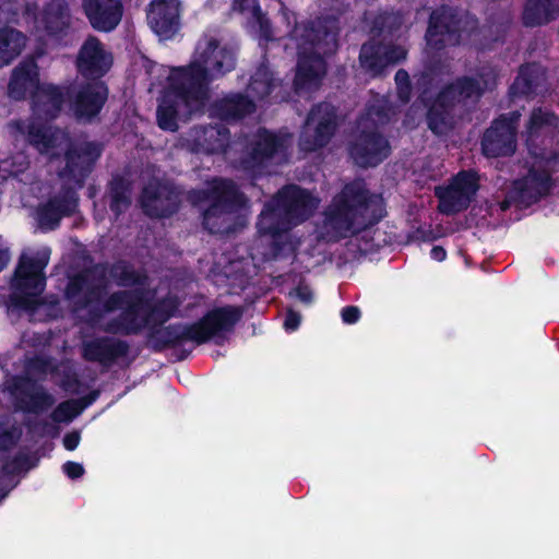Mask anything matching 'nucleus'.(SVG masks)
Returning a JSON list of instances; mask_svg holds the SVG:
<instances>
[{"mask_svg":"<svg viewBox=\"0 0 559 559\" xmlns=\"http://www.w3.org/2000/svg\"><path fill=\"white\" fill-rule=\"evenodd\" d=\"M103 151V144L96 141L68 145L64 152L66 165L59 171V177L72 181L73 185L62 182L60 189L46 200L52 203L64 216L72 217L78 213L80 206L79 191L84 188L86 179L94 170Z\"/></svg>","mask_w":559,"mask_h":559,"instance_id":"7ed1b4c3","label":"nucleus"},{"mask_svg":"<svg viewBox=\"0 0 559 559\" xmlns=\"http://www.w3.org/2000/svg\"><path fill=\"white\" fill-rule=\"evenodd\" d=\"M66 102L68 86L44 84L32 95V110L38 119L51 121L60 116Z\"/></svg>","mask_w":559,"mask_h":559,"instance_id":"393cba45","label":"nucleus"},{"mask_svg":"<svg viewBox=\"0 0 559 559\" xmlns=\"http://www.w3.org/2000/svg\"><path fill=\"white\" fill-rule=\"evenodd\" d=\"M43 32L50 39L61 43L68 37L72 26V14L67 0H49L44 3L37 16Z\"/></svg>","mask_w":559,"mask_h":559,"instance_id":"6ab92c4d","label":"nucleus"},{"mask_svg":"<svg viewBox=\"0 0 559 559\" xmlns=\"http://www.w3.org/2000/svg\"><path fill=\"white\" fill-rule=\"evenodd\" d=\"M337 129V117L328 104L314 105L307 115L299 135V147L306 153L316 152L329 144Z\"/></svg>","mask_w":559,"mask_h":559,"instance_id":"1a4fd4ad","label":"nucleus"},{"mask_svg":"<svg viewBox=\"0 0 559 559\" xmlns=\"http://www.w3.org/2000/svg\"><path fill=\"white\" fill-rule=\"evenodd\" d=\"M235 212H226L223 209L209 213L206 207L202 213V225L212 235H230L235 231Z\"/></svg>","mask_w":559,"mask_h":559,"instance_id":"37998d69","label":"nucleus"},{"mask_svg":"<svg viewBox=\"0 0 559 559\" xmlns=\"http://www.w3.org/2000/svg\"><path fill=\"white\" fill-rule=\"evenodd\" d=\"M397 96L403 103H408L412 95L409 74L406 70L400 69L394 76Z\"/></svg>","mask_w":559,"mask_h":559,"instance_id":"8fccbe9b","label":"nucleus"},{"mask_svg":"<svg viewBox=\"0 0 559 559\" xmlns=\"http://www.w3.org/2000/svg\"><path fill=\"white\" fill-rule=\"evenodd\" d=\"M389 141L377 130H362L352 143V159L359 167H376L389 157Z\"/></svg>","mask_w":559,"mask_h":559,"instance_id":"a211bd4d","label":"nucleus"},{"mask_svg":"<svg viewBox=\"0 0 559 559\" xmlns=\"http://www.w3.org/2000/svg\"><path fill=\"white\" fill-rule=\"evenodd\" d=\"M81 381L78 376L73 374L71 377H67L63 381V389L71 393H79V388L81 386Z\"/></svg>","mask_w":559,"mask_h":559,"instance_id":"052dcab7","label":"nucleus"},{"mask_svg":"<svg viewBox=\"0 0 559 559\" xmlns=\"http://www.w3.org/2000/svg\"><path fill=\"white\" fill-rule=\"evenodd\" d=\"M213 200L209 204V213L212 214L218 209L226 212L238 213L247 204L245 193L239 189L237 183L229 178L215 177L213 178Z\"/></svg>","mask_w":559,"mask_h":559,"instance_id":"c756f323","label":"nucleus"},{"mask_svg":"<svg viewBox=\"0 0 559 559\" xmlns=\"http://www.w3.org/2000/svg\"><path fill=\"white\" fill-rule=\"evenodd\" d=\"M25 462H26V457L16 456L13 460L8 461L2 465V473L4 475H15L23 469Z\"/></svg>","mask_w":559,"mask_h":559,"instance_id":"5fc2aeb1","label":"nucleus"},{"mask_svg":"<svg viewBox=\"0 0 559 559\" xmlns=\"http://www.w3.org/2000/svg\"><path fill=\"white\" fill-rule=\"evenodd\" d=\"M32 382L28 378L15 377L9 386V391L14 400V406L17 411L25 414H41L48 411L55 404L52 394L39 386L31 391Z\"/></svg>","mask_w":559,"mask_h":559,"instance_id":"4be33fe9","label":"nucleus"},{"mask_svg":"<svg viewBox=\"0 0 559 559\" xmlns=\"http://www.w3.org/2000/svg\"><path fill=\"white\" fill-rule=\"evenodd\" d=\"M430 255L433 260L441 262L445 259L447 252L442 247L435 246L430 251Z\"/></svg>","mask_w":559,"mask_h":559,"instance_id":"680f3d73","label":"nucleus"},{"mask_svg":"<svg viewBox=\"0 0 559 559\" xmlns=\"http://www.w3.org/2000/svg\"><path fill=\"white\" fill-rule=\"evenodd\" d=\"M112 66V57L104 49L103 43L90 35L80 47L75 68L84 80H103Z\"/></svg>","mask_w":559,"mask_h":559,"instance_id":"dca6fc26","label":"nucleus"},{"mask_svg":"<svg viewBox=\"0 0 559 559\" xmlns=\"http://www.w3.org/2000/svg\"><path fill=\"white\" fill-rule=\"evenodd\" d=\"M40 86L38 66L35 60H24L11 73L8 83V96L13 100H24L29 88Z\"/></svg>","mask_w":559,"mask_h":559,"instance_id":"2f4dec72","label":"nucleus"},{"mask_svg":"<svg viewBox=\"0 0 559 559\" xmlns=\"http://www.w3.org/2000/svg\"><path fill=\"white\" fill-rule=\"evenodd\" d=\"M180 299L176 295L153 300L141 289H122L111 293L103 302V312L121 310L109 320L104 330L109 334L136 335L144 329L164 325L179 314Z\"/></svg>","mask_w":559,"mask_h":559,"instance_id":"f03ea898","label":"nucleus"},{"mask_svg":"<svg viewBox=\"0 0 559 559\" xmlns=\"http://www.w3.org/2000/svg\"><path fill=\"white\" fill-rule=\"evenodd\" d=\"M550 186L551 179L547 171L532 169L525 177L514 181L511 198L518 201V206L526 207L546 195Z\"/></svg>","mask_w":559,"mask_h":559,"instance_id":"bb28decb","label":"nucleus"},{"mask_svg":"<svg viewBox=\"0 0 559 559\" xmlns=\"http://www.w3.org/2000/svg\"><path fill=\"white\" fill-rule=\"evenodd\" d=\"M241 306H222L206 311L202 318L192 322L195 344L202 345L213 338L222 337L223 333L231 332L243 316Z\"/></svg>","mask_w":559,"mask_h":559,"instance_id":"f8f14e48","label":"nucleus"},{"mask_svg":"<svg viewBox=\"0 0 559 559\" xmlns=\"http://www.w3.org/2000/svg\"><path fill=\"white\" fill-rule=\"evenodd\" d=\"M287 151V135L277 134L264 127H260L249 144L248 153L242 157L241 164L246 169L261 168L277 155Z\"/></svg>","mask_w":559,"mask_h":559,"instance_id":"2eb2a0df","label":"nucleus"},{"mask_svg":"<svg viewBox=\"0 0 559 559\" xmlns=\"http://www.w3.org/2000/svg\"><path fill=\"white\" fill-rule=\"evenodd\" d=\"M62 472L70 478V479H78L81 478L85 469L81 463L74 462V461H67L62 465Z\"/></svg>","mask_w":559,"mask_h":559,"instance_id":"603ef678","label":"nucleus"},{"mask_svg":"<svg viewBox=\"0 0 559 559\" xmlns=\"http://www.w3.org/2000/svg\"><path fill=\"white\" fill-rule=\"evenodd\" d=\"M382 194L370 191L364 180L352 181V247L385 216Z\"/></svg>","mask_w":559,"mask_h":559,"instance_id":"0eeeda50","label":"nucleus"},{"mask_svg":"<svg viewBox=\"0 0 559 559\" xmlns=\"http://www.w3.org/2000/svg\"><path fill=\"white\" fill-rule=\"evenodd\" d=\"M477 76H478V80L468 78V76H463V78H460L459 80H471V81L475 82L479 86V90H480L479 97H480L486 90H491L492 87L496 86L498 75H497L496 70L492 67L485 66V67L480 68V70L477 73Z\"/></svg>","mask_w":559,"mask_h":559,"instance_id":"09e8293b","label":"nucleus"},{"mask_svg":"<svg viewBox=\"0 0 559 559\" xmlns=\"http://www.w3.org/2000/svg\"><path fill=\"white\" fill-rule=\"evenodd\" d=\"M559 118L551 111L535 108L526 123V141L534 143L540 135L550 134L557 130Z\"/></svg>","mask_w":559,"mask_h":559,"instance_id":"a19ab883","label":"nucleus"},{"mask_svg":"<svg viewBox=\"0 0 559 559\" xmlns=\"http://www.w3.org/2000/svg\"><path fill=\"white\" fill-rule=\"evenodd\" d=\"M50 250L43 249L35 257L22 254L14 271L11 300L22 310L34 312L45 304L41 293L46 288L45 269L49 263Z\"/></svg>","mask_w":559,"mask_h":559,"instance_id":"20e7f679","label":"nucleus"},{"mask_svg":"<svg viewBox=\"0 0 559 559\" xmlns=\"http://www.w3.org/2000/svg\"><path fill=\"white\" fill-rule=\"evenodd\" d=\"M512 203H515L518 204V201L516 200H513L511 198V191L509 192L508 197L500 203V209L501 211H506L508 210Z\"/></svg>","mask_w":559,"mask_h":559,"instance_id":"69168bd1","label":"nucleus"},{"mask_svg":"<svg viewBox=\"0 0 559 559\" xmlns=\"http://www.w3.org/2000/svg\"><path fill=\"white\" fill-rule=\"evenodd\" d=\"M21 436L22 430L16 425H10L8 417H0V452L15 447Z\"/></svg>","mask_w":559,"mask_h":559,"instance_id":"49530a36","label":"nucleus"},{"mask_svg":"<svg viewBox=\"0 0 559 559\" xmlns=\"http://www.w3.org/2000/svg\"><path fill=\"white\" fill-rule=\"evenodd\" d=\"M296 295L305 304H311L313 300L312 290L307 285H298L296 287Z\"/></svg>","mask_w":559,"mask_h":559,"instance_id":"bf43d9fd","label":"nucleus"},{"mask_svg":"<svg viewBox=\"0 0 559 559\" xmlns=\"http://www.w3.org/2000/svg\"><path fill=\"white\" fill-rule=\"evenodd\" d=\"M81 415L73 399L63 401L52 411L50 417L56 423H69Z\"/></svg>","mask_w":559,"mask_h":559,"instance_id":"de8ad7c7","label":"nucleus"},{"mask_svg":"<svg viewBox=\"0 0 559 559\" xmlns=\"http://www.w3.org/2000/svg\"><path fill=\"white\" fill-rule=\"evenodd\" d=\"M479 91V86L471 80H456L445 86L430 105L426 103V93H423L419 98L428 107L427 124L431 132L436 135L448 134L454 127L453 108L468 100L476 102Z\"/></svg>","mask_w":559,"mask_h":559,"instance_id":"39448f33","label":"nucleus"},{"mask_svg":"<svg viewBox=\"0 0 559 559\" xmlns=\"http://www.w3.org/2000/svg\"><path fill=\"white\" fill-rule=\"evenodd\" d=\"M107 192L110 199L109 209L119 218L131 206L132 185L123 176L116 175L108 182Z\"/></svg>","mask_w":559,"mask_h":559,"instance_id":"4c0bfd02","label":"nucleus"},{"mask_svg":"<svg viewBox=\"0 0 559 559\" xmlns=\"http://www.w3.org/2000/svg\"><path fill=\"white\" fill-rule=\"evenodd\" d=\"M147 342L155 353L177 348L185 342L195 343L192 323H171L148 330Z\"/></svg>","mask_w":559,"mask_h":559,"instance_id":"cd10ccee","label":"nucleus"},{"mask_svg":"<svg viewBox=\"0 0 559 559\" xmlns=\"http://www.w3.org/2000/svg\"><path fill=\"white\" fill-rule=\"evenodd\" d=\"M25 134L27 143L40 154H46L57 146V131L47 124L31 122Z\"/></svg>","mask_w":559,"mask_h":559,"instance_id":"79ce46f5","label":"nucleus"},{"mask_svg":"<svg viewBox=\"0 0 559 559\" xmlns=\"http://www.w3.org/2000/svg\"><path fill=\"white\" fill-rule=\"evenodd\" d=\"M341 317H342V320L344 323L349 324V317H350L349 305L342 308Z\"/></svg>","mask_w":559,"mask_h":559,"instance_id":"338daca9","label":"nucleus"},{"mask_svg":"<svg viewBox=\"0 0 559 559\" xmlns=\"http://www.w3.org/2000/svg\"><path fill=\"white\" fill-rule=\"evenodd\" d=\"M139 202L147 217L169 218L179 211L181 199L174 186L156 181L142 189Z\"/></svg>","mask_w":559,"mask_h":559,"instance_id":"4468645a","label":"nucleus"},{"mask_svg":"<svg viewBox=\"0 0 559 559\" xmlns=\"http://www.w3.org/2000/svg\"><path fill=\"white\" fill-rule=\"evenodd\" d=\"M26 39L25 34L16 28H0V68L9 66L21 55Z\"/></svg>","mask_w":559,"mask_h":559,"instance_id":"58836bf2","label":"nucleus"},{"mask_svg":"<svg viewBox=\"0 0 559 559\" xmlns=\"http://www.w3.org/2000/svg\"><path fill=\"white\" fill-rule=\"evenodd\" d=\"M236 66L234 52L219 45L215 38L206 40L204 47L197 46L195 58L186 67L173 68L168 76V90L157 109V126L164 131L176 132L180 104L190 109L203 106L209 98L212 81L233 71Z\"/></svg>","mask_w":559,"mask_h":559,"instance_id":"f257e3e1","label":"nucleus"},{"mask_svg":"<svg viewBox=\"0 0 559 559\" xmlns=\"http://www.w3.org/2000/svg\"><path fill=\"white\" fill-rule=\"evenodd\" d=\"M36 214L40 228L46 230L57 229L60 226L62 218L66 217L53 206L52 203H49L48 201L38 205Z\"/></svg>","mask_w":559,"mask_h":559,"instance_id":"a18cd8bd","label":"nucleus"},{"mask_svg":"<svg viewBox=\"0 0 559 559\" xmlns=\"http://www.w3.org/2000/svg\"><path fill=\"white\" fill-rule=\"evenodd\" d=\"M29 370L38 373H47L52 370L51 360L45 356H35L28 361Z\"/></svg>","mask_w":559,"mask_h":559,"instance_id":"3c124183","label":"nucleus"},{"mask_svg":"<svg viewBox=\"0 0 559 559\" xmlns=\"http://www.w3.org/2000/svg\"><path fill=\"white\" fill-rule=\"evenodd\" d=\"M106 292V285L92 284L85 272L71 276L64 289L66 298L76 310H84L100 301Z\"/></svg>","mask_w":559,"mask_h":559,"instance_id":"c85d7f7f","label":"nucleus"},{"mask_svg":"<svg viewBox=\"0 0 559 559\" xmlns=\"http://www.w3.org/2000/svg\"><path fill=\"white\" fill-rule=\"evenodd\" d=\"M254 110V102L243 93H229L211 105V114L226 122L241 120Z\"/></svg>","mask_w":559,"mask_h":559,"instance_id":"7c9ffc66","label":"nucleus"},{"mask_svg":"<svg viewBox=\"0 0 559 559\" xmlns=\"http://www.w3.org/2000/svg\"><path fill=\"white\" fill-rule=\"evenodd\" d=\"M559 14V0H527L523 22L526 26L548 23Z\"/></svg>","mask_w":559,"mask_h":559,"instance_id":"ea45409f","label":"nucleus"},{"mask_svg":"<svg viewBox=\"0 0 559 559\" xmlns=\"http://www.w3.org/2000/svg\"><path fill=\"white\" fill-rule=\"evenodd\" d=\"M102 269V278L105 277L107 264H97L95 270ZM109 277L120 287H133L144 285L146 275L135 270L127 260L120 259L108 265Z\"/></svg>","mask_w":559,"mask_h":559,"instance_id":"c9c22d12","label":"nucleus"},{"mask_svg":"<svg viewBox=\"0 0 559 559\" xmlns=\"http://www.w3.org/2000/svg\"><path fill=\"white\" fill-rule=\"evenodd\" d=\"M329 56L311 51L299 57L294 78L295 91L308 88L321 82L325 74L324 57Z\"/></svg>","mask_w":559,"mask_h":559,"instance_id":"473e14b6","label":"nucleus"},{"mask_svg":"<svg viewBox=\"0 0 559 559\" xmlns=\"http://www.w3.org/2000/svg\"><path fill=\"white\" fill-rule=\"evenodd\" d=\"M10 260L8 250L0 249V272L7 266Z\"/></svg>","mask_w":559,"mask_h":559,"instance_id":"0e129e2a","label":"nucleus"},{"mask_svg":"<svg viewBox=\"0 0 559 559\" xmlns=\"http://www.w3.org/2000/svg\"><path fill=\"white\" fill-rule=\"evenodd\" d=\"M213 179L209 182V186L206 189H199V190H192L191 191V199L193 202H209L212 204L213 200Z\"/></svg>","mask_w":559,"mask_h":559,"instance_id":"864d4df0","label":"nucleus"},{"mask_svg":"<svg viewBox=\"0 0 559 559\" xmlns=\"http://www.w3.org/2000/svg\"><path fill=\"white\" fill-rule=\"evenodd\" d=\"M99 395H100L99 390H92L86 395L81 396L79 399H73V400H74V402H76L79 412H81V414H82L85 408L90 407L92 404H94L97 401Z\"/></svg>","mask_w":559,"mask_h":559,"instance_id":"6e6d98bb","label":"nucleus"},{"mask_svg":"<svg viewBox=\"0 0 559 559\" xmlns=\"http://www.w3.org/2000/svg\"><path fill=\"white\" fill-rule=\"evenodd\" d=\"M477 25V20L468 12L442 5L430 14L426 39L436 49L455 46L468 38Z\"/></svg>","mask_w":559,"mask_h":559,"instance_id":"423d86ee","label":"nucleus"},{"mask_svg":"<svg viewBox=\"0 0 559 559\" xmlns=\"http://www.w3.org/2000/svg\"><path fill=\"white\" fill-rule=\"evenodd\" d=\"M273 198L294 226L307 221L318 206V200L307 189L294 183L281 188Z\"/></svg>","mask_w":559,"mask_h":559,"instance_id":"f3484780","label":"nucleus"},{"mask_svg":"<svg viewBox=\"0 0 559 559\" xmlns=\"http://www.w3.org/2000/svg\"><path fill=\"white\" fill-rule=\"evenodd\" d=\"M360 318V310L355 307V306H352V324L355 323L356 321H358Z\"/></svg>","mask_w":559,"mask_h":559,"instance_id":"774afa93","label":"nucleus"},{"mask_svg":"<svg viewBox=\"0 0 559 559\" xmlns=\"http://www.w3.org/2000/svg\"><path fill=\"white\" fill-rule=\"evenodd\" d=\"M109 97L103 80H83L68 85V104L78 121L87 123L99 118Z\"/></svg>","mask_w":559,"mask_h":559,"instance_id":"6e6552de","label":"nucleus"},{"mask_svg":"<svg viewBox=\"0 0 559 559\" xmlns=\"http://www.w3.org/2000/svg\"><path fill=\"white\" fill-rule=\"evenodd\" d=\"M478 188L476 173L460 171L447 186L435 188V195L439 200V211L445 215H453L466 210L474 200Z\"/></svg>","mask_w":559,"mask_h":559,"instance_id":"9d476101","label":"nucleus"},{"mask_svg":"<svg viewBox=\"0 0 559 559\" xmlns=\"http://www.w3.org/2000/svg\"><path fill=\"white\" fill-rule=\"evenodd\" d=\"M545 70L540 64L531 63L521 67L519 75L510 87L513 96H530L543 91Z\"/></svg>","mask_w":559,"mask_h":559,"instance_id":"f704fd0d","label":"nucleus"},{"mask_svg":"<svg viewBox=\"0 0 559 559\" xmlns=\"http://www.w3.org/2000/svg\"><path fill=\"white\" fill-rule=\"evenodd\" d=\"M349 230V182H345L323 212V221L317 226L318 238L336 242Z\"/></svg>","mask_w":559,"mask_h":559,"instance_id":"ddd939ff","label":"nucleus"},{"mask_svg":"<svg viewBox=\"0 0 559 559\" xmlns=\"http://www.w3.org/2000/svg\"><path fill=\"white\" fill-rule=\"evenodd\" d=\"M230 141V132L224 126H206L195 142L199 150L207 155L226 153Z\"/></svg>","mask_w":559,"mask_h":559,"instance_id":"e433bc0d","label":"nucleus"},{"mask_svg":"<svg viewBox=\"0 0 559 559\" xmlns=\"http://www.w3.org/2000/svg\"><path fill=\"white\" fill-rule=\"evenodd\" d=\"M301 38L311 47L312 52L335 53L337 49L336 20L325 16L308 21L304 26Z\"/></svg>","mask_w":559,"mask_h":559,"instance_id":"b1692460","label":"nucleus"},{"mask_svg":"<svg viewBox=\"0 0 559 559\" xmlns=\"http://www.w3.org/2000/svg\"><path fill=\"white\" fill-rule=\"evenodd\" d=\"M248 90L258 98L269 97L274 90V76L272 71L265 66H260L252 74L248 84Z\"/></svg>","mask_w":559,"mask_h":559,"instance_id":"c03bdc74","label":"nucleus"},{"mask_svg":"<svg viewBox=\"0 0 559 559\" xmlns=\"http://www.w3.org/2000/svg\"><path fill=\"white\" fill-rule=\"evenodd\" d=\"M520 117L519 111H512L491 122L481 138V151L487 157L510 156L515 152Z\"/></svg>","mask_w":559,"mask_h":559,"instance_id":"9b49d317","label":"nucleus"},{"mask_svg":"<svg viewBox=\"0 0 559 559\" xmlns=\"http://www.w3.org/2000/svg\"><path fill=\"white\" fill-rule=\"evenodd\" d=\"M362 240H364V247H361L360 245H357V251L360 254H366L367 252H369L371 250V243H370V239L366 238V236H362Z\"/></svg>","mask_w":559,"mask_h":559,"instance_id":"e2e57ef3","label":"nucleus"},{"mask_svg":"<svg viewBox=\"0 0 559 559\" xmlns=\"http://www.w3.org/2000/svg\"><path fill=\"white\" fill-rule=\"evenodd\" d=\"M81 7L91 27L100 33L115 31L124 10L122 0H81Z\"/></svg>","mask_w":559,"mask_h":559,"instance_id":"412c9836","label":"nucleus"},{"mask_svg":"<svg viewBox=\"0 0 559 559\" xmlns=\"http://www.w3.org/2000/svg\"><path fill=\"white\" fill-rule=\"evenodd\" d=\"M81 441V433L78 430L67 432L63 437L62 443L66 450L74 451Z\"/></svg>","mask_w":559,"mask_h":559,"instance_id":"13d9d810","label":"nucleus"},{"mask_svg":"<svg viewBox=\"0 0 559 559\" xmlns=\"http://www.w3.org/2000/svg\"><path fill=\"white\" fill-rule=\"evenodd\" d=\"M407 50L402 46L369 41L361 46L359 53L360 67L371 75H380L389 66L405 60Z\"/></svg>","mask_w":559,"mask_h":559,"instance_id":"aec40b11","label":"nucleus"},{"mask_svg":"<svg viewBox=\"0 0 559 559\" xmlns=\"http://www.w3.org/2000/svg\"><path fill=\"white\" fill-rule=\"evenodd\" d=\"M130 352L127 341L112 336H97L84 341L81 348L82 358L88 362H97L104 367L112 366L118 359Z\"/></svg>","mask_w":559,"mask_h":559,"instance_id":"5701e85b","label":"nucleus"},{"mask_svg":"<svg viewBox=\"0 0 559 559\" xmlns=\"http://www.w3.org/2000/svg\"><path fill=\"white\" fill-rule=\"evenodd\" d=\"M300 322H301V316L299 314V312L294 311V310H288L286 312L285 320H284V328L286 331H288V332L296 331L299 328Z\"/></svg>","mask_w":559,"mask_h":559,"instance_id":"4d7b16f0","label":"nucleus"},{"mask_svg":"<svg viewBox=\"0 0 559 559\" xmlns=\"http://www.w3.org/2000/svg\"><path fill=\"white\" fill-rule=\"evenodd\" d=\"M294 227L292 221L285 215L275 199L272 197L264 204L257 222L258 233L262 236H271L273 238L282 236Z\"/></svg>","mask_w":559,"mask_h":559,"instance_id":"72a5a7b5","label":"nucleus"},{"mask_svg":"<svg viewBox=\"0 0 559 559\" xmlns=\"http://www.w3.org/2000/svg\"><path fill=\"white\" fill-rule=\"evenodd\" d=\"M147 20L154 33L164 38H171L180 25V2L178 0H153L150 4Z\"/></svg>","mask_w":559,"mask_h":559,"instance_id":"a878e982","label":"nucleus"}]
</instances>
